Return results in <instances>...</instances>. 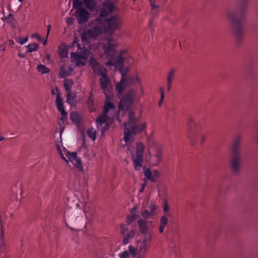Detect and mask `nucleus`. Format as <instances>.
<instances>
[{"label": "nucleus", "instance_id": "72a5a7b5", "mask_svg": "<svg viewBox=\"0 0 258 258\" xmlns=\"http://www.w3.org/2000/svg\"><path fill=\"white\" fill-rule=\"evenodd\" d=\"M141 216L145 219L153 217L152 215L150 214V213L148 209L142 210L141 212Z\"/></svg>", "mask_w": 258, "mask_h": 258}, {"label": "nucleus", "instance_id": "39448f33", "mask_svg": "<svg viewBox=\"0 0 258 258\" xmlns=\"http://www.w3.org/2000/svg\"><path fill=\"white\" fill-rule=\"evenodd\" d=\"M90 63L95 76H100L99 83L100 88L106 94L110 90L111 80L107 74L106 69L94 59H91Z\"/></svg>", "mask_w": 258, "mask_h": 258}, {"label": "nucleus", "instance_id": "4468645a", "mask_svg": "<svg viewBox=\"0 0 258 258\" xmlns=\"http://www.w3.org/2000/svg\"><path fill=\"white\" fill-rule=\"evenodd\" d=\"M56 105L58 110L61 113V118L59 121L60 124H62L64 121H66L67 119L68 113L65 111L62 99L61 97V94L58 93L56 98Z\"/></svg>", "mask_w": 258, "mask_h": 258}, {"label": "nucleus", "instance_id": "79ce46f5", "mask_svg": "<svg viewBox=\"0 0 258 258\" xmlns=\"http://www.w3.org/2000/svg\"><path fill=\"white\" fill-rule=\"evenodd\" d=\"M169 210V207L168 205V203L166 201L164 202V206H163V211L165 213L166 215L165 216L168 217L169 216V214L167 213L168 211Z\"/></svg>", "mask_w": 258, "mask_h": 258}, {"label": "nucleus", "instance_id": "de8ad7c7", "mask_svg": "<svg viewBox=\"0 0 258 258\" xmlns=\"http://www.w3.org/2000/svg\"><path fill=\"white\" fill-rule=\"evenodd\" d=\"M206 138H207V137H206V135H205V134H201L200 135V141L201 144H202L205 142V141L206 139Z\"/></svg>", "mask_w": 258, "mask_h": 258}, {"label": "nucleus", "instance_id": "0eeeda50", "mask_svg": "<svg viewBox=\"0 0 258 258\" xmlns=\"http://www.w3.org/2000/svg\"><path fill=\"white\" fill-rule=\"evenodd\" d=\"M240 143L241 138L236 137L230 148V165L233 172L235 173L239 171L241 166Z\"/></svg>", "mask_w": 258, "mask_h": 258}, {"label": "nucleus", "instance_id": "e433bc0d", "mask_svg": "<svg viewBox=\"0 0 258 258\" xmlns=\"http://www.w3.org/2000/svg\"><path fill=\"white\" fill-rule=\"evenodd\" d=\"M83 0H73V6L75 9H78L82 7V4H83Z\"/></svg>", "mask_w": 258, "mask_h": 258}, {"label": "nucleus", "instance_id": "cd10ccee", "mask_svg": "<svg viewBox=\"0 0 258 258\" xmlns=\"http://www.w3.org/2000/svg\"><path fill=\"white\" fill-rule=\"evenodd\" d=\"M144 175L145 177L152 182H155L156 179L153 176L152 171L149 169H146L144 170Z\"/></svg>", "mask_w": 258, "mask_h": 258}, {"label": "nucleus", "instance_id": "338daca9", "mask_svg": "<svg viewBox=\"0 0 258 258\" xmlns=\"http://www.w3.org/2000/svg\"><path fill=\"white\" fill-rule=\"evenodd\" d=\"M256 138H257V140L258 141V135H257V137Z\"/></svg>", "mask_w": 258, "mask_h": 258}, {"label": "nucleus", "instance_id": "aec40b11", "mask_svg": "<svg viewBox=\"0 0 258 258\" xmlns=\"http://www.w3.org/2000/svg\"><path fill=\"white\" fill-rule=\"evenodd\" d=\"M175 70L172 69L167 75V90L169 92L172 88V84L175 76Z\"/></svg>", "mask_w": 258, "mask_h": 258}, {"label": "nucleus", "instance_id": "7c9ffc66", "mask_svg": "<svg viewBox=\"0 0 258 258\" xmlns=\"http://www.w3.org/2000/svg\"><path fill=\"white\" fill-rule=\"evenodd\" d=\"M27 48L28 52H32L37 50L38 45L37 43L29 44L27 46Z\"/></svg>", "mask_w": 258, "mask_h": 258}, {"label": "nucleus", "instance_id": "8fccbe9b", "mask_svg": "<svg viewBox=\"0 0 258 258\" xmlns=\"http://www.w3.org/2000/svg\"><path fill=\"white\" fill-rule=\"evenodd\" d=\"M153 176L157 179L159 176V172L156 170H154L152 171Z\"/></svg>", "mask_w": 258, "mask_h": 258}, {"label": "nucleus", "instance_id": "f257e3e1", "mask_svg": "<svg viewBox=\"0 0 258 258\" xmlns=\"http://www.w3.org/2000/svg\"><path fill=\"white\" fill-rule=\"evenodd\" d=\"M116 43L114 39L110 36L107 37L105 42L103 44V48L105 54L108 58L106 62L107 67L113 66L115 70L119 71L121 74V79L119 83L117 84L116 90L119 93L123 92L125 86L132 84L138 83L140 84V81L137 76H128L125 78L123 72V61L127 54V51L122 50L120 52L115 51Z\"/></svg>", "mask_w": 258, "mask_h": 258}, {"label": "nucleus", "instance_id": "c9c22d12", "mask_svg": "<svg viewBox=\"0 0 258 258\" xmlns=\"http://www.w3.org/2000/svg\"><path fill=\"white\" fill-rule=\"evenodd\" d=\"M128 251L129 254L130 253L133 257H135L137 254V247L135 248L134 246L130 245L128 246Z\"/></svg>", "mask_w": 258, "mask_h": 258}, {"label": "nucleus", "instance_id": "ddd939ff", "mask_svg": "<svg viewBox=\"0 0 258 258\" xmlns=\"http://www.w3.org/2000/svg\"><path fill=\"white\" fill-rule=\"evenodd\" d=\"M109 118L107 115L101 114L97 118L96 122L97 128L101 131L102 134L105 133L109 127L108 120Z\"/></svg>", "mask_w": 258, "mask_h": 258}, {"label": "nucleus", "instance_id": "58836bf2", "mask_svg": "<svg viewBox=\"0 0 258 258\" xmlns=\"http://www.w3.org/2000/svg\"><path fill=\"white\" fill-rule=\"evenodd\" d=\"M136 217L137 215L136 214L128 215L126 218V221L127 225H130L131 223H132L136 219Z\"/></svg>", "mask_w": 258, "mask_h": 258}, {"label": "nucleus", "instance_id": "69168bd1", "mask_svg": "<svg viewBox=\"0 0 258 258\" xmlns=\"http://www.w3.org/2000/svg\"><path fill=\"white\" fill-rule=\"evenodd\" d=\"M133 2H135L136 1V0H132Z\"/></svg>", "mask_w": 258, "mask_h": 258}, {"label": "nucleus", "instance_id": "603ef678", "mask_svg": "<svg viewBox=\"0 0 258 258\" xmlns=\"http://www.w3.org/2000/svg\"><path fill=\"white\" fill-rule=\"evenodd\" d=\"M136 256H137V258H146V255L142 254L137 253Z\"/></svg>", "mask_w": 258, "mask_h": 258}, {"label": "nucleus", "instance_id": "2eb2a0df", "mask_svg": "<svg viewBox=\"0 0 258 258\" xmlns=\"http://www.w3.org/2000/svg\"><path fill=\"white\" fill-rule=\"evenodd\" d=\"M89 15L88 12L82 7L76 9L75 17L80 24L88 21Z\"/></svg>", "mask_w": 258, "mask_h": 258}, {"label": "nucleus", "instance_id": "0e129e2a", "mask_svg": "<svg viewBox=\"0 0 258 258\" xmlns=\"http://www.w3.org/2000/svg\"><path fill=\"white\" fill-rule=\"evenodd\" d=\"M23 0H19V2H22Z\"/></svg>", "mask_w": 258, "mask_h": 258}, {"label": "nucleus", "instance_id": "c756f323", "mask_svg": "<svg viewBox=\"0 0 258 258\" xmlns=\"http://www.w3.org/2000/svg\"><path fill=\"white\" fill-rule=\"evenodd\" d=\"M87 134L93 141H95L96 139V131L93 128H89L87 131Z\"/></svg>", "mask_w": 258, "mask_h": 258}, {"label": "nucleus", "instance_id": "864d4df0", "mask_svg": "<svg viewBox=\"0 0 258 258\" xmlns=\"http://www.w3.org/2000/svg\"><path fill=\"white\" fill-rule=\"evenodd\" d=\"M60 154H61V158L64 160L67 163H68L69 162V160H67L64 156L62 154V153H60Z\"/></svg>", "mask_w": 258, "mask_h": 258}, {"label": "nucleus", "instance_id": "393cba45", "mask_svg": "<svg viewBox=\"0 0 258 258\" xmlns=\"http://www.w3.org/2000/svg\"><path fill=\"white\" fill-rule=\"evenodd\" d=\"M148 210L149 211L150 214L154 217L157 214V206L155 203L151 202L148 206Z\"/></svg>", "mask_w": 258, "mask_h": 258}, {"label": "nucleus", "instance_id": "dca6fc26", "mask_svg": "<svg viewBox=\"0 0 258 258\" xmlns=\"http://www.w3.org/2000/svg\"><path fill=\"white\" fill-rule=\"evenodd\" d=\"M114 8V4L111 1L109 0L105 1L100 10V16L103 18L106 17L113 12Z\"/></svg>", "mask_w": 258, "mask_h": 258}, {"label": "nucleus", "instance_id": "a211bd4d", "mask_svg": "<svg viewBox=\"0 0 258 258\" xmlns=\"http://www.w3.org/2000/svg\"><path fill=\"white\" fill-rule=\"evenodd\" d=\"M149 2L152 11L151 14L152 17L150 18L149 22V26L151 27L154 21L153 17L157 16L159 13V11L157 9L159 8V6L156 4V0H149Z\"/></svg>", "mask_w": 258, "mask_h": 258}, {"label": "nucleus", "instance_id": "09e8293b", "mask_svg": "<svg viewBox=\"0 0 258 258\" xmlns=\"http://www.w3.org/2000/svg\"><path fill=\"white\" fill-rule=\"evenodd\" d=\"M32 37L36 38L39 41H41L42 40L41 37L36 33L32 34Z\"/></svg>", "mask_w": 258, "mask_h": 258}, {"label": "nucleus", "instance_id": "473e14b6", "mask_svg": "<svg viewBox=\"0 0 258 258\" xmlns=\"http://www.w3.org/2000/svg\"><path fill=\"white\" fill-rule=\"evenodd\" d=\"M71 71V70H70V72H68L63 67H61L59 70V74L61 78H64L70 75Z\"/></svg>", "mask_w": 258, "mask_h": 258}, {"label": "nucleus", "instance_id": "bb28decb", "mask_svg": "<svg viewBox=\"0 0 258 258\" xmlns=\"http://www.w3.org/2000/svg\"><path fill=\"white\" fill-rule=\"evenodd\" d=\"M144 175L145 177L152 182H155L156 179L153 176L152 171L149 169H146L144 170Z\"/></svg>", "mask_w": 258, "mask_h": 258}, {"label": "nucleus", "instance_id": "9d476101", "mask_svg": "<svg viewBox=\"0 0 258 258\" xmlns=\"http://www.w3.org/2000/svg\"><path fill=\"white\" fill-rule=\"evenodd\" d=\"M136 97V94L134 91H128L123 97L120 100L119 108L120 110H127L132 105Z\"/></svg>", "mask_w": 258, "mask_h": 258}, {"label": "nucleus", "instance_id": "5701e85b", "mask_svg": "<svg viewBox=\"0 0 258 258\" xmlns=\"http://www.w3.org/2000/svg\"><path fill=\"white\" fill-rule=\"evenodd\" d=\"M136 233L135 230H131L127 234H123V244L126 245L130 242V240L135 236Z\"/></svg>", "mask_w": 258, "mask_h": 258}, {"label": "nucleus", "instance_id": "37998d69", "mask_svg": "<svg viewBox=\"0 0 258 258\" xmlns=\"http://www.w3.org/2000/svg\"><path fill=\"white\" fill-rule=\"evenodd\" d=\"M159 91L160 92V93H161V99H160V100L159 101V106H160L162 104V103L163 101V99H164V91H163V88L162 87H160L159 88Z\"/></svg>", "mask_w": 258, "mask_h": 258}, {"label": "nucleus", "instance_id": "052dcab7", "mask_svg": "<svg viewBox=\"0 0 258 258\" xmlns=\"http://www.w3.org/2000/svg\"><path fill=\"white\" fill-rule=\"evenodd\" d=\"M13 17V15L12 14H10L9 15V17Z\"/></svg>", "mask_w": 258, "mask_h": 258}, {"label": "nucleus", "instance_id": "f704fd0d", "mask_svg": "<svg viewBox=\"0 0 258 258\" xmlns=\"http://www.w3.org/2000/svg\"><path fill=\"white\" fill-rule=\"evenodd\" d=\"M93 97L90 96L87 101V104L89 106V109L91 111H93L95 110L94 107L93 106Z\"/></svg>", "mask_w": 258, "mask_h": 258}, {"label": "nucleus", "instance_id": "4d7b16f0", "mask_svg": "<svg viewBox=\"0 0 258 258\" xmlns=\"http://www.w3.org/2000/svg\"><path fill=\"white\" fill-rule=\"evenodd\" d=\"M141 93L142 94V95H143L144 93L143 89L142 88H141Z\"/></svg>", "mask_w": 258, "mask_h": 258}, {"label": "nucleus", "instance_id": "13d9d810", "mask_svg": "<svg viewBox=\"0 0 258 258\" xmlns=\"http://www.w3.org/2000/svg\"><path fill=\"white\" fill-rule=\"evenodd\" d=\"M5 140V138L3 137V136H0V141H2L3 140Z\"/></svg>", "mask_w": 258, "mask_h": 258}, {"label": "nucleus", "instance_id": "680f3d73", "mask_svg": "<svg viewBox=\"0 0 258 258\" xmlns=\"http://www.w3.org/2000/svg\"><path fill=\"white\" fill-rule=\"evenodd\" d=\"M10 44H13L14 43V41L11 40V41H10Z\"/></svg>", "mask_w": 258, "mask_h": 258}, {"label": "nucleus", "instance_id": "412c9836", "mask_svg": "<svg viewBox=\"0 0 258 258\" xmlns=\"http://www.w3.org/2000/svg\"><path fill=\"white\" fill-rule=\"evenodd\" d=\"M168 224V218L166 216L161 217L159 220V231L160 233H163L164 231L165 227Z\"/></svg>", "mask_w": 258, "mask_h": 258}, {"label": "nucleus", "instance_id": "2f4dec72", "mask_svg": "<svg viewBox=\"0 0 258 258\" xmlns=\"http://www.w3.org/2000/svg\"><path fill=\"white\" fill-rule=\"evenodd\" d=\"M37 71L43 74L48 73L49 72V69L45 66L43 64H39L37 66Z\"/></svg>", "mask_w": 258, "mask_h": 258}, {"label": "nucleus", "instance_id": "4c0bfd02", "mask_svg": "<svg viewBox=\"0 0 258 258\" xmlns=\"http://www.w3.org/2000/svg\"><path fill=\"white\" fill-rule=\"evenodd\" d=\"M75 95L72 93L71 91H67V102L71 103V101L75 99Z\"/></svg>", "mask_w": 258, "mask_h": 258}, {"label": "nucleus", "instance_id": "b1692460", "mask_svg": "<svg viewBox=\"0 0 258 258\" xmlns=\"http://www.w3.org/2000/svg\"><path fill=\"white\" fill-rule=\"evenodd\" d=\"M115 108L114 105L109 101H106L103 107V112L101 114L107 115V113L111 109Z\"/></svg>", "mask_w": 258, "mask_h": 258}, {"label": "nucleus", "instance_id": "7ed1b4c3", "mask_svg": "<svg viewBox=\"0 0 258 258\" xmlns=\"http://www.w3.org/2000/svg\"><path fill=\"white\" fill-rule=\"evenodd\" d=\"M121 21L118 16H113L105 20L103 24L95 26L93 29L84 32L81 34L83 43L90 42L91 39L96 38L100 34H111L114 31L119 29Z\"/></svg>", "mask_w": 258, "mask_h": 258}, {"label": "nucleus", "instance_id": "f8f14e48", "mask_svg": "<svg viewBox=\"0 0 258 258\" xmlns=\"http://www.w3.org/2000/svg\"><path fill=\"white\" fill-rule=\"evenodd\" d=\"M152 238V233L150 232L148 236L144 238L143 240L139 242L137 246V253L146 255L148 248L150 244Z\"/></svg>", "mask_w": 258, "mask_h": 258}, {"label": "nucleus", "instance_id": "a18cd8bd", "mask_svg": "<svg viewBox=\"0 0 258 258\" xmlns=\"http://www.w3.org/2000/svg\"><path fill=\"white\" fill-rule=\"evenodd\" d=\"M71 118L72 120H79V117L78 114L76 112L72 113Z\"/></svg>", "mask_w": 258, "mask_h": 258}, {"label": "nucleus", "instance_id": "49530a36", "mask_svg": "<svg viewBox=\"0 0 258 258\" xmlns=\"http://www.w3.org/2000/svg\"><path fill=\"white\" fill-rule=\"evenodd\" d=\"M51 29V25H48L47 26V35H46V38H47V37L49 35V34L50 33V31ZM46 40H47V38H46V39L44 40V42H43V44L44 45H45L46 43Z\"/></svg>", "mask_w": 258, "mask_h": 258}, {"label": "nucleus", "instance_id": "c85d7f7f", "mask_svg": "<svg viewBox=\"0 0 258 258\" xmlns=\"http://www.w3.org/2000/svg\"><path fill=\"white\" fill-rule=\"evenodd\" d=\"M74 85V81L71 79H66L64 82V87L66 91H70Z\"/></svg>", "mask_w": 258, "mask_h": 258}, {"label": "nucleus", "instance_id": "e2e57ef3", "mask_svg": "<svg viewBox=\"0 0 258 258\" xmlns=\"http://www.w3.org/2000/svg\"><path fill=\"white\" fill-rule=\"evenodd\" d=\"M3 47V45H0V48Z\"/></svg>", "mask_w": 258, "mask_h": 258}, {"label": "nucleus", "instance_id": "f03ea898", "mask_svg": "<svg viewBox=\"0 0 258 258\" xmlns=\"http://www.w3.org/2000/svg\"><path fill=\"white\" fill-rule=\"evenodd\" d=\"M238 6L227 12V18L231 21L237 41L241 40L244 33L245 11L248 0H237Z\"/></svg>", "mask_w": 258, "mask_h": 258}, {"label": "nucleus", "instance_id": "1a4fd4ad", "mask_svg": "<svg viewBox=\"0 0 258 258\" xmlns=\"http://www.w3.org/2000/svg\"><path fill=\"white\" fill-rule=\"evenodd\" d=\"M144 150V145L141 143H138L137 145L136 153L132 155V160L136 170H140L143 165Z\"/></svg>", "mask_w": 258, "mask_h": 258}, {"label": "nucleus", "instance_id": "423d86ee", "mask_svg": "<svg viewBox=\"0 0 258 258\" xmlns=\"http://www.w3.org/2000/svg\"><path fill=\"white\" fill-rule=\"evenodd\" d=\"M148 162L152 166L158 165L162 161L163 148L161 144L152 138L148 139Z\"/></svg>", "mask_w": 258, "mask_h": 258}, {"label": "nucleus", "instance_id": "6ab92c4d", "mask_svg": "<svg viewBox=\"0 0 258 258\" xmlns=\"http://www.w3.org/2000/svg\"><path fill=\"white\" fill-rule=\"evenodd\" d=\"M138 224L140 228V232L143 234H149V227L148 222L144 219H140L138 221ZM153 233L152 231H151ZM148 235H147L148 236Z\"/></svg>", "mask_w": 258, "mask_h": 258}, {"label": "nucleus", "instance_id": "a19ab883", "mask_svg": "<svg viewBox=\"0 0 258 258\" xmlns=\"http://www.w3.org/2000/svg\"><path fill=\"white\" fill-rule=\"evenodd\" d=\"M28 40V37L25 38H22V37H19L17 39L16 41L18 42L21 45H23L25 44L26 42H27Z\"/></svg>", "mask_w": 258, "mask_h": 258}, {"label": "nucleus", "instance_id": "bf43d9fd", "mask_svg": "<svg viewBox=\"0 0 258 258\" xmlns=\"http://www.w3.org/2000/svg\"><path fill=\"white\" fill-rule=\"evenodd\" d=\"M5 47L3 46L2 48H0V50H2V51L5 50Z\"/></svg>", "mask_w": 258, "mask_h": 258}, {"label": "nucleus", "instance_id": "c03bdc74", "mask_svg": "<svg viewBox=\"0 0 258 258\" xmlns=\"http://www.w3.org/2000/svg\"><path fill=\"white\" fill-rule=\"evenodd\" d=\"M127 225H125V224H122L120 226V229H121V233L122 234H125V233L127 232V231L128 230V227H127Z\"/></svg>", "mask_w": 258, "mask_h": 258}, {"label": "nucleus", "instance_id": "4be33fe9", "mask_svg": "<svg viewBox=\"0 0 258 258\" xmlns=\"http://www.w3.org/2000/svg\"><path fill=\"white\" fill-rule=\"evenodd\" d=\"M83 5L90 12H93L95 8V0H83Z\"/></svg>", "mask_w": 258, "mask_h": 258}, {"label": "nucleus", "instance_id": "a878e982", "mask_svg": "<svg viewBox=\"0 0 258 258\" xmlns=\"http://www.w3.org/2000/svg\"><path fill=\"white\" fill-rule=\"evenodd\" d=\"M144 175L145 177L152 182H155L156 179L153 176L152 171L149 169H146L144 170Z\"/></svg>", "mask_w": 258, "mask_h": 258}, {"label": "nucleus", "instance_id": "ea45409f", "mask_svg": "<svg viewBox=\"0 0 258 258\" xmlns=\"http://www.w3.org/2000/svg\"><path fill=\"white\" fill-rule=\"evenodd\" d=\"M119 258H129L130 254L127 251H123L118 254Z\"/></svg>", "mask_w": 258, "mask_h": 258}, {"label": "nucleus", "instance_id": "6e6552de", "mask_svg": "<svg viewBox=\"0 0 258 258\" xmlns=\"http://www.w3.org/2000/svg\"><path fill=\"white\" fill-rule=\"evenodd\" d=\"M75 46L77 49L76 52L71 53L72 58L75 61L76 66L85 65L86 59L89 56V50L79 43L78 39L76 38H75L72 44V47L75 48Z\"/></svg>", "mask_w": 258, "mask_h": 258}, {"label": "nucleus", "instance_id": "5fc2aeb1", "mask_svg": "<svg viewBox=\"0 0 258 258\" xmlns=\"http://www.w3.org/2000/svg\"><path fill=\"white\" fill-rule=\"evenodd\" d=\"M145 186H146V183H144V184H143V185L142 186V187H141V188L140 189V191L141 192H143L144 191Z\"/></svg>", "mask_w": 258, "mask_h": 258}, {"label": "nucleus", "instance_id": "9b49d317", "mask_svg": "<svg viewBox=\"0 0 258 258\" xmlns=\"http://www.w3.org/2000/svg\"><path fill=\"white\" fill-rule=\"evenodd\" d=\"M188 138L190 140L192 145H195L197 143V136L198 134V126L192 118H189L188 119Z\"/></svg>", "mask_w": 258, "mask_h": 258}, {"label": "nucleus", "instance_id": "f3484780", "mask_svg": "<svg viewBox=\"0 0 258 258\" xmlns=\"http://www.w3.org/2000/svg\"><path fill=\"white\" fill-rule=\"evenodd\" d=\"M67 157L70 162L80 170L83 169V166L80 158H78L75 152H68Z\"/></svg>", "mask_w": 258, "mask_h": 258}, {"label": "nucleus", "instance_id": "20e7f679", "mask_svg": "<svg viewBox=\"0 0 258 258\" xmlns=\"http://www.w3.org/2000/svg\"><path fill=\"white\" fill-rule=\"evenodd\" d=\"M128 121L124 123L123 139L126 144L131 143L134 136L144 131L147 126L146 122L140 123L138 119L135 117L134 112H129Z\"/></svg>", "mask_w": 258, "mask_h": 258}, {"label": "nucleus", "instance_id": "6e6d98bb", "mask_svg": "<svg viewBox=\"0 0 258 258\" xmlns=\"http://www.w3.org/2000/svg\"><path fill=\"white\" fill-rule=\"evenodd\" d=\"M18 56L21 58H23L24 57V55L22 53H19Z\"/></svg>", "mask_w": 258, "mask_h": 258}, {"label": "nucleus", "instance_id": "3c124183", "mask_svg": "<svg viewBox=\"0 0 258 258\" xmlns=\"http://www.w3.org/2000/svg\"><path fill=\"white\" fill-rule=\"evenodd\" d=\"M51 93L52 95L56 94V96H57L58 93H60L59 92L58 88H56L55 89H52L51 90Z\"/></svg>", "mask_w": 258, "mask_h": 258}]
</instances>
